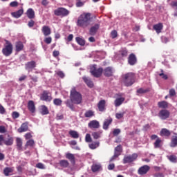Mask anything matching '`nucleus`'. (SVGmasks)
<instances>
[{
    "label": "nucleus",
    "mask_w": 177,
    "mask_h": 177,
    "mask_svg": "<svg viewBox=\"0 0 177 177\" xmlns=\"http://www.w3.org/2000/svg\"><path fill=\"white\" fill-rule=\"evenodd\" d=\"M92 15L89 12H84L77 19V26L82 27V28H86L88 26L91 25Z\"/></svg>",
    "instance_id": "obj_1"
},
{
    "label": "nucleus",
    "mask_w": 177,
    "mask_h": 177,
    "mask_svg": "<svg viewBox=\"0 0 177 177\" xmlns=\"http://www.w3.org/2000/svg\"><path fill=\"white\" fill-rule=\"evenodd\" d=\"M136 81V75L133 72H129L122 75V84L124 86H132Z\"/></svg>",
    "instance_id": "obj_2"
},
{
    "label": "nucleus",
    "mask_w": 177,
    "mask_h": 177,
    "mask_svg": "<svg viewBox=\"0 0 177 177\" xmlns=\"http://www.w3.org/2000/svg\"><path fill=\"white\" fill-rule=\"evenodd\" d=\"M70 99L74 104H81L82 103V95L77 91L75 88L71 90Z\"/></svg>",
    "instance_id": "obj_3"
},
{
    "label": "nucleus",
    "mask_w": 177,
    "mask_h": 177,
    "mask_svg": "<svg viewBox=\"0 0 177 177\" xmlns=\"http://www.w3.org/2000/svg\"><path fill=\"white\" fill-rule=\"evenodd\" d=\"M2 53L4 56H10L12 53H13V45L10 41L6 40V46L5 48L2 49Z\"/></svg>",
    "instance_id": "obj_4"
},
{
    "label": "nucleus",
    "mask_w": 177,
    "mask_h": 177,
    "mask_svg": "<svg viewBox=\"0 0 177 177\" xmlns=\"http://www.w3.org/2000/svg\"><path fill=\"white\" fill-rule=\"evenodd\" d=\"M54 15L55 16H61V17H66L70 15V11L64 8H58L54 10Z\"/></svg>",
    "instance_id": "obj_5"
},
{
    "label": "nucleus",
    "mask_w": 177,
    "mask_h": 177,
    "mask_svg": "<svg viewBox=\"0 0 177 177\" xmlns=\"http://www.w3.org/2000/svg\"><path fill=\"white\" fill-rule=\"evenodd\" d=\"M138 153H133L132 155L126 156L123 158V164H131L138 159Z\"/></svg>",
    "instance_id": "obj_6"
},
{
    "label": "nucleus",
    "mask_w": 177,
    "mask_h": 177,
    "mask_svg": "<svg viewBox=\"0 0 177 177\" xmlns=\"http://www.w3.org/2000/svg\"><path fill=\"white\" fill-rule=\"evenodd\" d=\"M52 93L48 91H44L40 95V100L43 102H52Z\"/></svg>",
    "instance_id": "obj_7"
},
{
    "label": "nucleus",
    "mask_w": 177,
    "mask_h": 177,
    "mask_svg": "<svg viewBox=\"0 0 177 177\" xmlns=\"http://www.w3.org/2000/svg\"><path fill=\"white\" fill-rule=\"evenodd\" d=\"M90 73L93 75V77H95L96 78H99L103 74V68H99L98 69H96V67L93 66L91 68Z\"/></svg>",
    "instance_id": "obj_8"
},
{
    "label": "nucleus",
    "mask_w": 177,
    "mask_h": 177,
    "mask_svg": "<svg viewBox=\"0 0 177 177\" xmlns=\"http://www.w3.org/2000/svg\"><path fill=\"white\" fill-rule=\"evenodd\" d=\"M169 115H171V113L167 109H162L158 113V117L160 120H167L169 118Z\"/></svg>",
    "instance_id": "obj_9"
},
{
    "label": "nucleus",
    "mask_w": 177,
    "mask_h": 177,
    "mask_svg": "<svg viewBox=\"0 0 177 177\" xmlns=\"http://www.w3.org/2000/svg\"><path fill=\"white\" fill-rule=\"evenodd\" d=\"M36 67L37 62L35 61L28 62L26 64H25V69L26 71H28V73L32 71Z\"/></svg>",
    "instance_id": "obj_10"
},
{
    "label": "nucleus",
    "mask_w": 177,
    "mask_h": 177,
    "mask_svg": "<svg viewBox=\"0 0 177 177\" xmlns=\"http://www.w3.org/2000/svg\"><path fill=\"white\" fill-rule=\"evenodd\" d=\"M90 129H99L100 128V123L97 120H91L88 124Z\"/></svg>",
    "instance_id": "obj_11"
},
{
    "label": "nucleus",
    "mask_w": 177,
    "mask_h": 177,
    "mask_svg": "<svg viewBox=\"0 0 177 177\" xmlns=\"http://www.w3.org/2000/svg\"><path fill=\"white\" fill-rule=\"evenodd\" d=\"M149 171H150V166L146 165L138 169V175H146Z\"/></svg>",
    "instance_id": "obj_12"
},
{
    "label": "nucleus",
    "mask_w": 177,
    "mask_h": 177,
    "mask_svg": "<svg viewBox=\"0 0 177 177\" xmlns=\"http://www.w3.org/2000/svg\"><path fill=\"white\" fill-rule=\"evenodd\" d=\"M102 73L105 77H113L114 71L111 66H109L105 68L104 70L102 69Z\"/></svg>",
    "instance_id": "obj_13"
},
{
    "label": "nucleus",
    "mask_w": 177,
    "mask_h": 177,
    "mask_svg": "<svg viewBox=\"0 0 177 177\" xmlns=\"http://www.w3.org/2000/svg\"><path fill=\"white\" fill-rule=\"evenodd\" d=\"M128 63L130 66H135V64L138 63V58H136V55H135V54L131 53L129 55L128 57Z\"/></svg>",
    "instance_id": "obj_14"
},
{
    "label": "nucleus",
    "mask_w": 177,
    "mask_h": 177,
    "mask_svg": "<svg viewBox=\"0 0 177 177\" xmlns=\"http://www.w3.org/2000/svg\"><path fill=\"white\" fill-rule=\"evenodd\" d=\"M99 111L103 112L106 111V100H102L97 104Z\"/></svg>",
    "instance_id": "obj_15"
},
{
    "label": "nucleus",
    "mask_w": 177,
    "mask_h": 177,
    "mask_svg": "<svg viewBox=\"0 0 177 177\" xmlns=\"http://www.w3.org/2000/svg\"><path fill=\"white\" fill-rule=\"evenodd\" d=\"M28 131V122L23 123L20 128L18 129V132L22 133V132H27Z\"/></svg>",
    "instance_id": "obj_16"
},
{
    "label": "nucleus",
    "mask_w": 177,
    "mask_h": 177,
    "mask_svg": "<svg viewBox=\"0 0 177 177\" xmlns=\"http://www.w3.org/2000/svg\"><path fill=\"white\" fill-rule=\"evenodd\" d=\"M111 122H113V118H109L108 119H106L103 123V126H102L103 129H104L105 131H107V129H109V127H110Z\"/></svg>",
    "instance_id": "obj_17"
},
{
    "label": "nucleus",
    "mask_w": 177,
    "mask_h": 177,
    "mask_svg": "<svg viewBox=\"0 0 177 177\" xmlns=\"http://www.w3.org/2000/svg\"><path fill=\"white\" fill-rule=\"evenodd\" d=\"M153 28L158 34H160L161 33V31H162V29L164 28V25H162V23H158L157 24L153 25Z\"/></svg>",
    "instance_id": "obj_18"
},
{
    "label": "nucleus",
    "mask_w": 177,
    "mask_h": 177,
    "mask_svg": "<svg viewBox=\"0 0 177 177\" xmlns=\"http://www.w3.org/2000/svg\"><path fill=\"white\" fill-rule=\"evenodd\" d=\"M26 15L28 19H35V12L32 8L28 9Z\"/></svg>",
    "instance_id": "obj_19"
},
{
    "label": "nucleus",
    "mask_w": 177,
    "mask_h": 177,
    "mask_svg": "<svg viewBox=\"0 0 177 177\" xmlns=\"http://www.w3.org/2000/svg\"><path fill=\"white\" fill-rule=\"evenodd\" d=\"M24 49V44L23 41H17L15 43V50L16 52H21Z\"/></svg>",
    "instance_id": "obj_20"
},
{
    "label": "nucleus",
    "mask_w": 177,
    "mask_h": 177,
    "mask_svg": "<svg viewBox=\"0 0 177 177\" xmlns=\"http://www.w3.org/2000/svg\"><path fill=\"white\" fill-rule=\"evenodd\" d=\"M28 109L30 113H35V103H34V101L29 100L28 102Z\"/></svg>",
    "instance_id": "obj_21"
},
{
    "label": "nucleus",
    "mask_w": 177,
    "mask_h": 177,
    "mask_svg": "<svg viewBox=\"0 0 177 177\" xmlns=\"http://www.w3.org/2000/svg\"><path fill=\"white\" fill-rule=\"evenodd\" d=\"M41 31L45 37H48V35H50V33H51L50 28L48 26H44L41 28Z\"/></svg>",
    "instance_id": "obj_22"
},
{
    "label": "nucleus",
    "mask_w": 177,
    "mask_h": 177,
    "mask_svg": "<svg viewBox=\"0 0 177 177\" xmlns=\"http://www.w3.org/2000/svg\"><path fill=\"white\" fill-rule=\"evenodd\" d=\"M160 135L162 137L169 138V136H171V132L167 129H162L160 132Z\"/></svg>",
    "instance_id": "obj_23"
},
{
    "label": "nucleus",
    "mask_w": 177,
    "mask_h": 177,
    "mask_svg": "<svg viewBox=\"0 0 177 177\" xmlns=\"http://www.w3.org/2000/svg\"><path fill=\"white\" fill-rule=\"evenodd\" d=\"M83 81L85 82V84L88 86V88H93V82L91 80L89 77H86V76H84L82 77Z\"/></svg>",
    "instance_id": "obj_24"
},
{
    "label": "nucleus",
    "mask_w": 177,
    "mask_h": 177,
    "mask_svg": "<svg viewBox=\"0 0 177 177\" xmlns=\"http://www.w3.org/2000/svg\"><path fill=\"white\" fill-rule=\"evenodd\" d=\"M124 102H125V98L124 97H118L114 101V104L115 107H120V106H121V104H122V103H124Z\"/></svg>",
    "instance_id": "obj_25"
},
{
    "label": "nucleus",
    "mask_w": 177,
    "mask_h": 177,
    "mask_svg": "<svg viewBox=\"0 0 177 177\" xmlns=\"http://www.w3.org/2000/svg\"><path fill=\"white\" fill-rule=\"evenodd\" d=\"M24 13V10L23 9H20L17 12H13L11 13L12 17H15V19H19V17H21V15Z\"/></svg>",
    "instance_id": "obj_26"
},
{
    "label": "nucleus",
    "mask_w": 177,
    "mask_h": 177,
    "mask_svg": "<svg viewBox=\"0 0 177 177\" xmlns=\"http://www.w3.org/2000/svg\"><path fill=\"white\" fill-rule=\"evenodd\" d=\"M66 158H67V160H69L71 164H75V156H74V154L68 153L66 154Z\"/></svg>",
    "instance_id": "obj_27"
},
{
    "label": "nucleus",
    "mask_w": 177,
    "mask_h": 177,
    "mask_svg": "<svg viewBox=\"0 0 177 177\" xmlns=\"http://www.w3.org/2000/svg\"><path fill=\"white\" fill-rule=\"evenodd\" d=\"M99 27H100L99 24H95L94 25V26H92L89 30L90 35H95V34L97 32V30H99Z\"/></svg>",
    "instance_id": "obj_28"
},
{
    "label": "nucleus",
    "mask_w": 177,
    "mask_h": 177,
    "mask_svg": "<svg viewBox=\"0 0 177 177\" xmlns=\"http://www.w3.org/2000/svg\"><path fill=\"white\" fill-rule=\"evenodd\" d=\"M59 165L62 168H68V167H70V162L66 160H59Z\"/></svg>",
    "instance_id": "obj_29"
},
{
    "label": "nucleus",
    "mask_w": 177,
    "mask_h": 177,
    "mask_svg": "<svg viewBox=\"0 0 177 177\" xmlns=\"http://www.w3.org/2000/svg\"><path fill=\"white\" fill-rule=\"evenodd\" d=\"M102 133H103V131H94L92 133V136L93 139L95 140L97 139H100L102 138Z\"/></svg>",
    "instance_id": "obj_30"
},
{
    "label": "nucleus",
    "mask_w": 177,
    "mask_h": 177,
    "mask_svg": "<svg viewBox=\"0 0 177 177\" xmlns=\"http://www.w3.org/2000/svg\"><path fill=\"white\" fill-rule=\"evenodd\" d=\"M158 106L159 109H163V110H165V109H168V102L167 101L158 102Z\"/></svg>",
    "instance_id": "obj_31"
},
{
    "label": "nucleus",
    "mask_w": 177,
    "mask_h": 177,
    "mask_svg": "<svg viewBox=\"0 0 177 177\" xmlns=\"http://www.w3.org/2000/svg\"><path fill=\"white\" fill-rule=\"evenodd\" d=\"M99 146H100V142L99 141L93 142L92 143L88 145V147L91 150H95V149H97Z\"/></svg>",
    "instance_id": "obj_32"
},
{
    "label": "nucleus",
    "mask_w": 177,
    "mask_h": 177,
    "mask_svg": "<svg viewBox=\"0 0 177 177\" xmlns=\"http://www.w3.org/2000/svg\"><path fill=\"white\" fill-rule=\"evenodd\" d=\"M16 143H17V150H19V151L23 150V141L21 140V138H17Z\"/></svg>",
    "instance_id": "obj_33"
},
{
    "label": "nucleus",
    "mask_w": 177,
    "mask_h": 177,
    "mask_svg": "<svg viewBox=\"0 0 177 177\" xmlns=\"http://www.w3.org/2000/svg\"><path fill=\"white\" fill-rule=\"evenodd\" d=\"M40 113L41 115H46L49 114V110L48 109V107L45 105L41 106Z\"/></svg>",
    "instance_id": "obj_34"
},
{
    "label": "nucleus",
    "mask_w": 177,
    "mask_h": 177,
    "mask_svg": "<svg viewBox=\"0 0 177 177\" xmlns=\"http://www.w3.org/2000/svg\"><path fill=\"white\" fill-rule=\"evenodd\" d=\"M162 140H161V138H158L157 140H156L155 142L153 143V147L154 149H160V147H161V146H162Z\"/></svg>",
    "instance_id": "obj_35"
},
{
    "label": "nucleus",
    "mask_w": 177,
    "mask_h": 177,
    "mask_svg": "<svg viewBox=\"0 0 177 177\" xmlns=\"http://www.w3.org/2000/svg\"><path fill=\"white\" fill-rule=\"evenodd\" d=\"M102 169V165L100 164H94L91 167L92 172H98V171H100Z\"/></svg>",
    "instance_id": "obj_36"
},
{
    "label": "nucleus",
    "mask_w": 177,
    "mask_h": 177,
    "mask_svg": "<svg viewBox=\"0 0 177 177\" xmlns=\"http://www.w3.org/2000/svg\"><path fill=\"white\" fill-rule=\"evenodd\" d=\"M73 103L74 102H71V100H67L65 102L66 106L71 109L72 111H74L75 110V108L74 107V104Z\"/></svg>",
    "instance_id": "obj_37"
},
{
    "label": "nucleus",
    "mask_w": 177,
    "mask_h": 177,
    "mask_svg": "<svg viewBox=\"0 0 177 177\" xmlns=\"http://www.w3.org/2000/svg\"><path fill=\"white\" fill-rule=\"evenodd\" d=\"M147 92H150V88H140L139 89L137 90V95H142L143 93H147Z\"/></svg>",
    "instance_id": "obj_38"
},
{
    "label": "nucleus",
    "mask_w": 177,
    "mask_h": 177,
    "mask_svg": "<svg viewBox=\"0 0 177 177\" xmlns=\"http://www.w3.org/2000/svg\"><path fill=\"white\" fill-rule=\"evenodd\" d=\"M121 153H122V147L121 145H119L115 148L114 153L120 156Z\"/></svg>",
    "instance_id": "obj_39"
},
{
    "label": "nucleus",
    "mask_w": 177,
    "mask_h": 177,
    "mask_svg": "<svg viewBox=\"0 0 177 177\" xmlns=\"http://www.w3.org/2000/svg\"><path fill=\"white\" fill-rule=\"evenodd\" d=\"M177 146V136H173L170 142V147H176Z\"/></svg>",
    "instance_id": "obj_40"
},
{
    "label": "nucleus",
    "mask_w": 177,
    "mask_h": 177,
    "mask_svg": "<svg viewBox=\"0 0 177 177\" xmlns=\"http://www.w3.org/2000/svg\"><path fill=\"white\" fill-rule=\"evenodd\" d=\"M69 135L73 138V139H78L80 138V134H78V132L71 130L69 131Z\"/></svg>",
    "instance_id": "obj_41"
},
{
    "label": "nucleus",
    "mask_w": 177,
    "mask_h": 177,
    "mask_svg": "<svg viewBox=\"0 0 177 177\" xmlns=\"http://www.w3.org/2000/svg\"><path fill=\"white\" fill-rule=\"evenodd\" d=\"M13 172V167H6L3 169V174L5 176H9L10 174Z\"/></svg>",
    "instance_id": "obj_42"
},
{
    "label": "nucleus",
    "mask_w": 177,
    "mask_h": 177,
    "mask_svg": "<svg viewBox=\"0 0 177 177\" xmlns=\"http://www.w3.org/2000/svg\"><path fill=\"white\" fill-rule=\"evenodd\" d=\"M167 159L170 161V162H173L174 164H176L177 162V156L175 155H170L167 156Z\"/></svg>",
    "instance_id": "obj_43"
},
{
    "label": "nucleus",
    "mask_w": 177,
    "mask_h": 177,
    "mask_svg": "<svg viewBox=\"0 0 177 177\" xmlns=\"http://www.w3.org/2000/svg\"><path fill=\"white\" fill-rule=\"evenodd\" d=\"M4 145L6 146H12L13 145V138L10 137L7 140H4Z\"/></svg>",
    "instance_id": "obj_44"
},
{
    "label": "nucleus",
    "mask_w": 177,
    "mask_h": 177,
    "mask_svg": "<svg viewBox=\"0 0 177 177\" xmlns=\"http://www.w3.org/2000/svg\"><path fill=\"white\" fill-rule=\"evenodd\" d=\"M76 42L80 45V46H85V40L81 37H76Z\"/></svg>",
    "instance_id": "obj_45"
},
{
    "label": "nucleus",
    "mask_w": 177,
    "mask_h": 177,
    "mask_svg": "<svg viewBox=\"0 0 177 177\" xmlns=\"http://www.w3.org/2000/svg\"><path fill=\"white\" fill-rule=\"evenodd\" d=\"M93 115H95V113L91 110L87 111L84 113V116L86 117L87 118H90L91 117H93Z\"/></svg>",
    "instance_id": "obj_46"
},
{
    "label": "nucleus",
    "mask_w": 177,
    "mask_h": 177,
    "mask_svg": "<svg viewBox=\"0 0 177 177\" xmlns=\"http://www.w3.org/2000/svg\"><path fill=\"white\" fill-rule=\"evenodd\" d=\"M53 103L55 106H62L63 101L60 98H55L53 100Z\"/></svg>",
    "instance_id": "obj_47"
},
{
    "label": "nucleus",
    "mask_w": 177,
    "mask_h": 177,
    "mask_svg": "<svg viewBox=\"0 0 177 177\" xmlns=\"http://www.w3.org/2000/svg\"><path fill=\"white\" fill-rule=\"evenodd\" d=\"M122 57H127L128 56V50L127 48H122L120 51Z\"/></svg>",
    "instance_id": "obj_48"
},
{
    "label": "nucleus",
    "mask_w": 177,
    "mask_h": 177,
    "mask_svg": "<svg viewBox=\"0 0 177 177\" xmlns=\"http://www.w3.org/2000/svg\"><path fill=\"white\" fill-rule=\"evenodd\" d=\"M34 140H29L26 142V144L25 145L26 149L28 147V146H30V147H32L35 145Z\"/></svg>",
    "instance_id": "obj_49"
},
{
    "label": "nucleus",
    "mask_w": 177,
    "mask_h": 177,
    "mask_svg": "<svg viewBox=\"0 0 177 177\" xmlns=\"http://www.w3.org/2000/svg\"><path fill=\"white\" fill-rule=\"evenodd\" d=\"M125 115V112L117 113L115 114V118L117 120H121V118H124V115Z\"/></svg>",
    "instance_id": "obj_50"
},
{
    "label": "nucleus",
    "mask_w": 177,
    "mask_h": 177,
    "mask_svg": "<svg viewBox=\"0 0 177 177\" xmlns=\"http://www.w3.org/2000/svg\"><path fill=\"white\" fill-rule=\"evenodd\" d=\"M85 142H86V143H91V142H92V137H91V134L87 133L86 135Z\"/></svg>",
    "instance_id": "obj_51"
},
{
    "label": "nucleus",
    "mask_w": 177,
    "mask_h": 177,
    "mask_svg": "<svg viewBox=\"0 0 177 177\" xmlns=\"http://www.w3.org/2000/svg\"><path fill=\"white\" fill-rule=\"evenodd\" d=\"M121 133V129H115L113 131V136H118Z\"/></svg>",
    "instance_id": "obj_52"
},
{
    "label": "nucleus",
    "mask_w": 177,
    "mask_h": 177,
    "mask_svg": "<svg viewBox=\"0 0 177 177\" xmlns=\"http://www.w3.org/2000/svg\"><path fill=\"white\" fill-rule=\"evenodd\" d=\"M36 168H38L39 169H45V165L44 163L39 162L36 164Z\"/></svg>",
    "instance_id": "obj_53"
},
{
    "label": "nucleus",
    "mask_w": 177,
    "mask_h": 177,
    "mask_svg": "<svg viewBox=\"0 0 177 177\" xmlns=\"http://www.w3.org/2000/svg\"><path fill=\"white\" fill-rule=\"evenodd\" d=\"M118 34L117 33V30H112L111 32V37L114 39V38H117Z\"/></svg>",
    "instance_id": "obj_54"
},
{
    "label": "nucleus",
    "mask_w": 177,
    "mask_h": 177,
    "mask_svg": "<svg viewBox=\"0 0 177 177\" xmlns=\"http://www.w3.org/2000/svg\"><path fill=\"white\" fill-rule=\"evenodd\" d=\"M12 117L14 120H16V118H19V117H20V114H19V112L14 111L12 112Z\"/></svg>",
    "instance_id": "obj_55"
},
{
    "label": "nucleus",
    "mask_w": 177,
    "mask_h": 177,
    "mask_svg": "<svg viewBox=\"0 0 177 177\" xmlns=\"http://www.w3.org/2000/svg\"><path fill=\"white\" fill-rule=\"evenodd\" d=\"M44 42L46 44H47L48 45H49V44H51V42H52V37H46L44 39Z\"/></svg>",
    "instance_id": "obj_56"
},
{
    "label": "nucleus",
    "mask_w": 177,
    "mask_h": 177,
    "mask_svg": "<svg viewBox=\"0 0 177 177\" xmlns=\"http://www.w3.org/2000/svg\"><path fill=\"white\" fill-rule=\"evenodd\" d=\"M0 133H6V127L5 126H0Z\"/></svg>",
    "instance_id": "obj_57"
},
{
    "label": "nucleus",
    "mask_w": 177,
    "mask_h": 177,
    "mask_svg": "<svg viewBox=\"0 0 177 177\" xmlns=\"http://www.w3.org/2000/svg\"><path fill=\"white\" fill-rule=\"evenodd\" d=\"M10 6L12 8H16L17 6H19V3L17 1H12L10 3Z\"/></svg>",
    "instance_id": "obj_58"
},
{
    "label": "nucleus",
    "mask_w": 177,
    "mask_h": 177,
    "mask_svg": "<svg viewBox=\"0 0 177 177\" xmlns=\"http://www.w3.org/2000/svg\"><path fill=\"white\" fill-rule=\"evenodd\" d=\"M35 21L31 19L30 21H28V26L30 28H32L33 26H35Z\"/></svg>",
    "instance_id": "obj_59"
},
{
    "label": "nucleus",
    "mask_w": 177,
    "mask_h": 177,
    "mask_svg": "<svg viewBox=\"0 0 177 177\" xmlns=\"http://www.w3.org/2000/svg\"><path fill=\"white\" fill-rule=\"evenodd\" d=\"M170 96H175V95H176V92L175 91V89L174 88H171L169 90V92Z\"/></svg>",
    "instance_id": "obj_60"
},
{
    "label": "nucleus",
    "mask_w": 177,
    "mask_h": 177,
    "mask_svg": "<svg viewBox=\"0 0 177 177\" xmlns=\"http://www.w3.org/2000/svg\"><path fill=\"white\" fill-rule=\"evenodd\" d=\"M57 75H58V77L60 78H64V73H63V71L57 72Z\"/></svg>",
    "instance_id": "obj_61"
},
{
    "label": "nucleus",
    "mask_w": 177,
    "mask_h": 177,
    "mask_svg": "<svg viewBox=\"0 0 177 177\" xmlns=\"http://www.w3.org/2000/svg\"><path fill=\"white\" fill-rule=\"evenodd\" d=\"M60 55V52H59V50H55L53 53V56L54 57H57V56H59Z\"/></svg>",
    "instance_id": "obj_62"
},
{
    "label": "nucleus",
    "mask_w": 177,
    "mask_h": 177,
    "mask_svg": "<svg viewBox=\"0 0 177 177\" xmlns=\"http://www.w3.org/2000/svg\"><path fill=\"white\" fill-rule=\"evenodd\" d=\"M32 138V136L31 135V133H27L26 134H25V139L28 140V139H31Z\"/></svg>",
    "instance_id": "obj_63"
},
{
    "label": "nucleus",
    "mask_w": 177,
    "mask_h": 177,
    "mask_svg": "<svg viewBox=\"0 0 177 177\" xmlns=\"http://www.w3.org/2000/svg\"><path fill=\"white\" fill-rule=\"evenodd\" d=\"M154 177H164V174L162 173H156L153 175Z\"/></svg>",
    "instance_id": "obj_64"
}]
</instances>
